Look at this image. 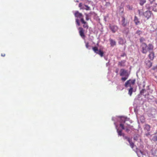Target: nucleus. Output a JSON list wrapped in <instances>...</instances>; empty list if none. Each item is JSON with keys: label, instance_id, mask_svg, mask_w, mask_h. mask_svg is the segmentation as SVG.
I'll return each mask as SVG.
<instances>
[{"label": "nucleus", "instance_id": "f257e3e1", "mask_svg": "<svg viewBox=\"0 0 157 157\" xmlns=\"http://www.w3.org/2000/svg\"><path fill=\"white\" fill-rule=\"evenodd\" d=\"M120 75L121 76L123 77L121 78V80L123 82H124L128 79L129 75V73L127 70L121 69L120 70Z\"/></svg>", "mask_w": 157, "mask_h": 157}, {"label": "nucleus", "instance_id": "f03ea898", "mask_svg": "<svg viewBox=\"0 0 157 157\" xmlns=\"http://www.w3.org/2000/svg\"><path fill=\"white\" fill-rule=\"evenodd\" d=\"M92 49L95 53L99 55L101 57L103 56L104 54L103 52L100 49L98 50L97 47H93L92 48Z\"/></svg>", "mask_w": 157, "mask_h": 157}, {"label": "nucleus", "instance_id": "7ed1b4c3", "mask_svg": "<svg viewBox=\"0 0 157 157\" xmlns=\"http://www.w3.org/2000/svg\"><path fill=\"white\" fill-rule=\"evenodd\" d=\"M141 47L142 53L144 54H146L147 53L148 51L147 46L145 43H143L141 44Z\"/></svg>", "mask_w": 157, "mask_h": 157}, {"label": "nucleus", "instance_id": "20e7f679", "mask_svg": "<svg viewBox=\"0 0 157 157\" xmlns=\"http://www.w3.org/2000/svg\"><path fill=\"white\" fill-rule=\"evenodd\" d=\"M126 121V118L124 117H121V118L120 121V126L121 127L123 130H124L125 129L124 126L125 125V122Z\"/></svg>", "mask_w": 157, "mask_h": 157}, {"label": "nucleus", "instance_id": "39448f33", "mask_svg": "<svg viewBox=\"0 0 157 157\" xmlns=\"http://www.w3.org/2000/svg\"><path fill=\"white\" fill-rule=\"evenodd\" d=\"M136 82L135 79H130L129 80L127 81L125 83V86L127 87L128 86V85H129V86L130 87V84L134 85Z\"/></svg>", "mask_w": 157, "mask_h": 157}, {"label": "nucleus", "instance_id": "423d86ee", "mask_svg": "<svg viewBox=\"0 0 157 157\" xmlns=\"http://www.w3.org/2000/svg\"><path fill=\"white\" fill-rule=\"evenodd\" d=\"M74 14L75 17L78 19V18H80V20L82 19H84L82 13L79 12L78 11H76Z\"/></svg>", "mask_w": 157, "mask_h": 157}, {"label": "nucleus", "instance_id": "0eeeda50", "mask_svg": "<svg viewBox=\"0 0 157 157\" xmlns=\"http://www.w3.org/2000/svg\"><path fill=\"white\" fill-rule=\"evenodd\" d=\"M109 29L113 33H116L118 29V27L116 25H110Z\"/></svg>", "mask_w": 157, "mask_h": 157}, {"label": "nucleus", "instance_id": "6e6552de", "mask_svg": "<svg viewBox=\"0 0 157 157\" xmlns=\"http://www.w3.org/2000/svg\"><path fill=\"white\" fill-rule=\"evenodd\" d=\"M78 29L79 30V35L82 38L84 39L85 37L84 33L85 32L84 29H83L81 27H79L78 28Z\"/></svg>", "mask_w": 157, "mask_h": 157}, {"label": "nucleus", "instance_id": "1a4fd4ad", "mask_svg": "<svg viewBox=\"0 0 157 157\" xmlns=\"http://www.w3.org/2000/svg\"><path fill=\"white\" fill-rule=\"evenodd\" d=\"M81 21L83 24H84L83 26L85 28H86L87 29L88 28L89 26L88 23L86 21H85L84 19H82L81 20Z\"/></svg>", "mask_w": 157, "mask_h": 157}, {"label": "nucleus", "instance_id": "9d476101", "mask_svg": "<svg viewBox=\"0 0 157 157\" xmlns=\"http://www.w3.org/2000/svg\"><path fill=\"white\" fill-rule=\"evenodd\" d=\"M148 57L151 60H153L155 57L154 52H150Z\"/></svg>", "mask_w": 157, "mask_h": 157}, {"label": "nucleus", "instance_id": "9b49d317", "mask_svg": "<svg viewBox=\"0 0 157 157\" xmlns=\"http://www.w3.org/2000/svg\"><path fill=\"white\" fill-rule=\"evenodd\" d=\"M144 15L146 18L148 19L151 16V12L150 11H147L144 13Z\"/></svg>", "mask_w": 157, "mask_h": 157}, {"label": "nucleus", "instance_id": "f8f14e48", "mask_svg": "<svg viewBox=\"0 0 157 157\" xmlns=\"http://www.w3.org/2000/svg\"><path fill=\"white\" fill-rule=\"evenodd\" d=\"M109 40L110 42V45L111 47H113L114 46L116 45V43L114 40L110 38L109 39Z\"/></svg>", "mask_w": 157, "mask_h": 157}, {"label": "nucleus", "instance_id": "ddd939ff", "mask_svg": "<svg viewBox=\"0 0 157 157\" xmlns=\"http://www.w3.org/2000/svg\"><path fill=\"white\" fill-rule=\"evenodd\" d=\"M126 61L125 60H122L119 62L118 63V65L121 67H124L125 66V63Z\"/></svg>", "mask_w": 157, "mask_h": 157}, {"label": "nucleus", "instance_id": "4468645a", "mask_svg": "<svg viewBox=\"0 0 157 157\" xmlns=\"http://www.w3.org/2000/svg\"><path fill=\"white\" fill-rule=\"evenodd\" d=\"M134 21L136 25L140 24V21H139L137 17L136 16H135L134 19Z\"/></svg>", "mask_w": 157, "mask_h": 157}, {"label": "nucleus", "instance_id": "2eb2a0df", "mask_svg": "<svg viewBox=\"0 0 157 157\" xmlns=\"http://www.w3.org/2000/svg\"><path fill=\"white\" fill-rule=\"evenodd\" d=\"M153 48L154 46L152 44H148V46H147V49L148 51L153 50Z\"/></svg>", "mask_w": 157, "mask_h": 157}, {"label": "nucleus", "instance_id": "dca6fc26", "mask_svg": "<svg viewBox=\"0 0 157 157\" xmlns=\"http://www.w3.org/2000/svg\"><path fill=\"white\" fill-rule=\"evenodd\" d=\"M117 132L119 136H124V134L122 132L121 130H119V129H117Z\"/></svg>", "mask_w": 157, "mask_h": 157}, {"label": "nucleus", "instance_id": "f3484780", "mask_svg": "<svg viewBox=\"0 0 157 157\" xmlns=\"http://www.w3.org/2000/svg\"><path fill=\"white\" fill-rule=\"evenodd\" d=\"M151 127L150 125L148 124H146L145 125L144 129L147 130V131H149L150 130Z\"/></svg>", "mask_w": 157, "mask_h": 157}, {"label": "nucleus", "instance_id": "a211bd4d", "mask_svg": "<svg viewBox=\"0 0 157 157\" xmlns=\"http://www.w3.org/2000/svg\"><path fill=\"white\" fill-rule=\"evenodd\" d=\"M125 129L126 131L127 132H128L130 131V125H127V126H126V125H125L124 126Z\"/></svg>", "mask_w": 157, "mask_h": 157}, {"label": "nucleus", "instance_id": "6ab92c4d", "mask_svg": "<svg viewBox=\"0 0 157 157\" xmlns=\"http://www.w3.org/2000/svg\"><path fill=\"white\" fill-rule=\"evenodd\" d=\"M122 23L123 26L125 27L126 25V23H125V19L124 17L122 18Z\"/></svg>", "mask_w": 157, "mask_h": 157}, {"label": "nucleus", "instance_id": "aec40b11", "mask_svg": "<svg viewBox=\"0 0 157 157\" xmlns=\"http://www.w3.org/2000/svg\"><path fill=\"white\" fill-rule=\"evenodd\" d=\"M84 6L86 7V8L83 7L82 8V10H90V7L88 6L85 5Z\"/></svg>", "mask_w": 157, "mask_h": 157}, {"label": "nucleus", "instance_id": "412c9836", "mask_svg": "<svg viewBox=\"0 0 157 157\" xmlns=\"http://www.w3.org/2000/svg\"><path fill=\"white\" fill-rule=\"evenodd\" d=\"M133 88L132 87H131L128 90V94L131 96L132 95Z\"/></svg>", "mask_w": 157, "mask_h": 157}, {"label": "nucleus", "instance_id": "4be33fe9", "mask_svg": "<svg viewBox=\"0 0 157 157\" xmlns=\"http://www.w3.org/2000/svg\"><path fill=\"white\" fill-rule=\"evenodd\" d=\"M146 2V0H140V5L143 6Z\"/></svg>", "mask_w": 157, "mask_h": 157}, {"label": "nucleus", "instance_id": "5701e85b", "mask_svg": "<svg viewBox=\"0 0 157 157\" xmlns=\"http://www.w3.org/2000/svg\"><path fill=\"white\" fill-rule=\"evenodd\" d=\"M130 144V145L131 147L133 148L134 147V144L131 141V140H130L129 141H128Z\"/></svg>", "mask_w": 157, "mask_h": 157}, {"label": "nucleus", "instance_id": "b1692460", "mask_svg": "<svg viewBox=\"0 0 157 157\" xmlns=\"http://www.w3.org/2000/svg\"><path fill=\"white\" fill-rule=\"evenodd\" d=\"M119 43L120 44H123L124 43V42L123 39L122 38H120Z\"/></svg>", "mask_w": 157, "mask_h": 157}, {"label": "nucleus", "instance_id": "393cba45", "mask_svg": "<svg viewBox=\"0 0 157 157\" xmlns=\"http://www.w3.org/2000/svg\"><path fill=\"white\" fill-rule=\"evenodd\" d=\"M75 21H76V24L78 26L80 25V24L79 21L78 19V18L76 19Z\"/></svg>", "mask_w": 157, "mask_h": 157}, {"label": "nucleus", "instance_id": "a878e982", "mask_svg": "<svg viewBox=\"0 0 157 157\" xmlns=\"http://www.w3.org/2000/svg\"><path fill=\"white\" fill-rule=\"evenodd\" d=\"M142 33V32L140 30H138L136 32V33L138 35H140Z\"/></svg>", "mask_w": 157, "mask_h": 157}, {"label": "nucleus", "instance_id": "bb28decb", "mask_svg": "<svg viewBox=\"0 0 157 157\" xmlns=\"http://www.w3.org/2000/svg\"><path fill=\"white\" fill-rule=\"evenodd\" d=\"M152 140L154 141H157V136H154L152 138Z\"/></svg>", "mask_w": 157, "mask_h": 157}, {"label": "nucleus", "instance_id": "cd10ccee", "mask_svg": "<svg viewBox=\"0 0 157 157\" xmlns=\"http://www.w3.org/2000/svg\"><path fill=\"white\" fill-rule=\"evenodd\" d=\"M123 137H124V139H126L128 142L130 140H131L130 138L128 137L127 136H124Z\"/></svg>", "mask_w": 157, "mask_h": 157}, {"label": "nucleus", "instance_id": "c85d7f7f", "mask_svg": "<svg viewBox=\"0 0 157 157\" xmlns=\"http://www.w3.org/2000/svg\"><path fill=\"white\" fill-rule=\"evenodd\" d=\"M82 3H80L79 4V5H78V7L79 8H80V9H82V8L83 7H82Z\"/></svg>", "mask_w": 157, "mask_h": 157}, {"label": "nucleus", "instance_id": "c756f323", "mask_svg": "<svg viewBox=\"0 0 157 157\" xmlns=\"http://www.w3.org/2000/svg\"><path fill=\"white\" fill-rule=\"evenodd\" d=\"M85 15H86V21H88L89 20V18L88 15V14L86 13H85Z\"/></svg>", "mask_w": 157, "mask_h": 157}, {"label": "nucleus", "instance_id": "7c9ffc66", "mask_svg": "<svg viewBox=\"0 0 157 157\" xmlns=\"http://www.w3.org/2000/svg\"><path fill=\"white\" fill-rule=\"evenodd\" d=\"M140 42H142L144 41L145 40L144 38L141 37L140 39Z\"/></svg>", "mask_w": 157, "mask_h": 157}, {"label": "nucleus", "instance_id": "2f4dec72", "mask_svg": "<svg viewBox=\"0 0 157 157\" xmlns=\"http://www.w3.org/2000/svg\"><path fill=\"white\" fill-rule=\"evenodd\" d=\"M127 8L130 10H132V8L129 5H128L127 6Z\"/></svg>", "mask_w": 157, "mask_h": 157}, {"label": "nucleus", "instance_id": "473e14b6", "mask_svg": "<svg viewBox=\"0 0 157 157\" xmlns=\"http://www.w3.org/2000/svg\"><path fill=\"white\" fill-rule=\"evenodd\" d=\"M86 48H88L89 47V43L88 42H86Z\"/></svg>", "mask_w": 157, "mask_h": 157}, {"label": "nucleus", "instance_id": "72a5a7b5", "mask_svg": "<svg viewBox=\"0 0 157 157\" xmlns=\"http://www.w3.org/2000/svg\"><path fill=\"white\" fill-rule=\"evenodd\" d=\"M145 91V90L144 89H143L141 90L140 93L141 94H142L144 93Z\"/></svg>", "mask_w": 157, "mask_h": 157}, {"label": "nucleus", "instance_id": "f704fd0d", "mask_svg": "<svg viewBox=\"0 0 157 157\" xmlns=\"http://www.w3.org/2000/svg\"><path fill=\"white\" fill-rule=\"evenodd\" d=\"M1 55L2 56L4 57L5 56V53H2Z\"/></svg>", "mask_w": 157, "mask_h": 157}, {"label": "nucleus", "instance_id": "c9c22d12", "mask_svg": "<svg viewBox=\"0 0 157 157\" xmlns=\"http://www.w3.org/2000/svg\"><path fill=\"white\" fill-rule=\"evenodd\" d=\"M151 2V3H152L153 2H154L155 0H149Z\"/></svg>", "mask_w": 157, "mask_h": 157}, {"label": "nucleus", "instance_id": "e433bc0d", "mask_svg": "<svg viewBox=\"0 0 157 157\" xmlns=\"http://www.w3.org/2000/svg\"><path fill=\"white\" fill-rule=\"evenodd\" d=\"M150 133L149 132L147 133L146 134V135L147 136H148V135H150Z\"/></svg>", "mask_w": 157, "mask_h": 157}, {"label": "nucleus", "instance_id": "4c0bfd02", "mask_svg": "<svg viewBox=\"0 0 157 157\" xmlns=\"http://www.w3.org/2000/svg\"><path fill=\"white\" fill-rule=\"evenodd\" d=\"M124 55H125V54H124V55H121V56H124Z\"/></svg>", "mask_w": 157, "mask_h": 157}, {"label": "nucleus", "instance_id": "58836bf2", "mask_svg": "<svg viewBox=\"0 0 157 157\" xmlns=\"http://www.w3.org/2000/svg\"><path fill=\"white\" fill-rule=\"evenodd\" d=\"M76 2H79V1L78 0H76Z\"/></svg>", "mask_w": 157, "mask_h": 157}]
</instances>
